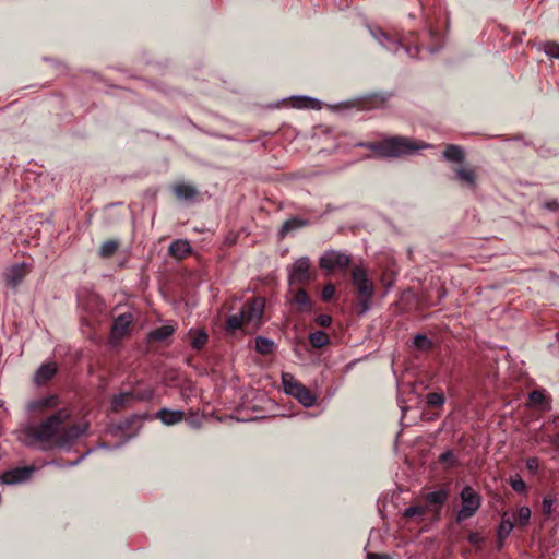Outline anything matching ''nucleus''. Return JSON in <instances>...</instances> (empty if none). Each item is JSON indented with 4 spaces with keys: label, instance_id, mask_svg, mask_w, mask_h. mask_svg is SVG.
Segmentation results:
<instances>
[{
    "label": "nucleus",
    "instance_id": "nucleus-3",
    "mask_svg": "<svg viewBox=\"0 0 559 559\" xmlns=\"http://www.w3.org/2000/svg\"><path fill=\"white\" fill-rule=\"evenodd\" d=\"M350 275L356 289V309L359 314H364L371 308L376 286L368 277L367 270L362 266H354L350 271Z\"/></svg>",
    "mask_w": 559,
    "mask_h": 559
},
{
    "label": "nucleus",
    "instance_id": "nucleus-34",
    "mask_svg": "<svg viewBox=\"0 0 559 559\" xmlns=\"http://www.w3.org/2000/svg\"><path fill=\"white\" fill-rule=\"evenodd\" d=\"M445 402L444 394L442 392H430L427 394V404L430 407H441Z\"/></svg>",
    "mask_w": 559,
    "mask_h": 559
},
{
    "label": "nucleus",
    "instance_id": "nucleus-22",
    "mask_svg": "<svg viewBox=\"0 0 559 559\" xmlns=\"http://www.w3.org/2000/svg\"><path fill=\"white\" fill-rule=\"evenodd\" d=\"M188 335L191 341V346L195 350H201L209 341V335L204 330L190 329Z\"/></svg>",
    "mask_w": 559,
    "mask_h": 559
},
{
    "label": "nucleus",
    "instance_id": "nucleus-40",
    "mask_svg": "<svg viewBox=\"0 0 559 559\" xmlns=\"http://www.w3.org/2000/svg\"><path fill=\"white\" fill-rule=\"evenodd\" d=\"M467 540L471 545L477 547V548H481V545L484 544V537L477 533V532H471L468 533L467 535Z\"/></svg>",
    "mask_w": 559,
    "mask_h": 559
},
{
    "label": "nucleus",
    "instance_id": "nucleus-35",
    "mask_svg": "<svg viewBox=\"0 0 559 559\" xmlns=\"http://www.w3.org/2000/svg\"><path fill=\"white\" fill-rule=\"evenodd\" d=\"M427 512H428V507L427 506L416 504V506H411L409 508H407L405 510L404 515L406 518L418 516V518L423 519L426 515Z\"/></svg>",
    "mask_w": 559,
    "mask_h": 559
},
{
    "label": "nucleus",
    "instance_id": "nucleus-42",
    "mask_svg": "<svg viewBox=\"0 0 559 559\" xmlns=\"http://www.w3.org/2000/svg\"><path fill=\"white\" fill-rule=\"evenodd\" d=\"M526 468L532 475L537 474L539 468V460L535 456L528 457L526 460Z\"/></svg>",
    "mask_w": 559,
    "mask_h": 559
},
{
    "label": "nucleus",
    "instance_id": "nucleus-32",
    "mask_svg": "<svg viewBox=\"0 0 559 559\" xmlns=\"http://www.w3.org/2000/svg\"><path fill=\"white\" fill-rule=\"evenodd\" d=\"M118 250V242L116 240H107L105 241L99 249V255L102 258H110Z\"/></svg>",
    "mask_w": 559,
    "mask_h": 559
},
{
    "label": "nucleus",
    "instance_id": "nucleus-39",
    "mask_svg": "<svg viewBox=\"0 0 559 559\" xmlns=\"http://www.w3.org/2000/svg\"><path fill=\"white\" fill-rule=\"evenodd\" d=\"M335 286L332 283L326 284L321 293V297L324 301H330L335 296Z\"/></svg>",
    "mask_w": 559,
    "mask_h": 559
},
{
    "label": "nucleus",
    "instance_id": "nucleus-29",
    "mask_svg": "<svg viewBox=\"0 0 559 559\" xmlns=\"http://www.w3.org/2000/svg\"><path fill=\"white\" fill-rule=\"evenodd\" d=\"M413 344L420 352H429L433 347L432 341L426 334H417L414 337Z\"/></svg>",
    "mask_w": 559,
    "mask_h": 559
},
{
    "label": "nucleus",
    "instance_id": "nucleus-1",
    "mask_svg": "<svg viewBox=\"0 0 559 559\" xmlns=\"http://www.w3.org/2000/svg\"><path fill=\"white\" fill-rule=\"evenodd\" d=\"M71 417L68 407H61L38 425L28 426L25 436L29 444L43 443L45 448L66 447L85 433L87 424L64 425Z\"/></svg>",
    "mask_w": 559,
    "mask_h": 559
},
{
    "label": "nucleus",
    "instance_id": "nucleus-15",
    "mask_svg": "<svg viewBox=\"0 0 559 559\" xmlns=\"http://www.w3.org/2000/svg\"><path fill=\"white\" fill-rule=\"evenodd\" d=\"M58 368L55 362L43 364L35 373L34 381L37 385H44L52 379Z\"/></svg>",
    "mask_w": 559,
    "mask_h": 559
},
{
    "label": "nucleus",
    "instance_id": "nucleus-38",
    "mask_svg": "<svg viewBox=\"0 0 559 559\" xmlns=\"http://www.w3.org/2000/svg\"><path fill=\"white\" fill-rule=\"evenodd\" d=\"M555 501V498H552L550 495L544 497L542 501V511L544 515L550 516L552 514Z\"/></svg>",
    "mask_w": 559,
    "mask_h": 559
},
{
    "label": "nucleus",
    "instance_id": "nucleus-20",
    "mask_svg": "<svg viewBox=\"0 0 559 559\" xmlns=\"http://www.w3.org/2000/svg\"><path fill=\"white\" fill-rule=\"evenodd\" d=\"M173 193L178 200L188 201L197 197L198 190L192 185L177 183L173 187Z\"/></svg>",
    "mask_w": 559,
    "mask_h": 559
},
{
    "label": "nucleus",
    "instance_id": "nucleus-13",
    "mask_svg": "<svg viewBox=\"0 0 559 559\" xmlns=\"http://www.w3.org/2000/svg\"><path fill=\"white\" fill-rule=\"evenodd\" d=\"M377 39L386 49H393L395 52H397L400 49H403L404 52L407 53L411 57H415L418 53V51H419L418 46H414V47L405 46L400 40L392 39L384 32H380V37H378Z\"/></svg>",
    "mask_w": 559,
    "mask_h": 559
},
{
    "label": "nucleus",
    "instance_id": "nucleus-5",
    "mask_svg": "<svg viewBox=\"0 0 559 559\" xmlns=\"http://www.w3.org/2000/svg\"><path fill=\"white\" fill-rule=\"evenodd\" d=\"M282 383L284 391L297 399L304 406L310 407L316 404V395L307 386L297 381L293 374L284 372L282 374Z\"/></svg>",
    "mask_w": 559,
    "mask_h": 559
},
{
    "label": "nucleus",
    "instance_id": "nucleus-18",
    "mask_svg": "<svg viewBox=\"0 0 559 559\" xmlns=\"http://www.w3.org/2000/svg\"><path fill=\"white\" fill-rule=\"evenodd\" d=\"M156 418H158L164 425L171 426L180 423L185 418V413L182 411L162 408L157 412Z\"/></svg>",
    "mask_w": 559,
    "mask_h": 559
},
{
    "label": "nucleus",
    "instance_id": "nucleus-17",
    "mask_svg": "<svg viewBox=\"0 0 559 559\" xmlns=\"http://www.w3.org/2000/svg\"><path fill=\"white\" fill-rule=\"evenodd\" d=\"M59 403L60 400L58 395L52 394L32 401L29 404V408L33 412H45L47 409L56 408L59 405Z\"/></svg>",
    "mask_w": 559,
    "mask_h": 559
},
{
    "label": "nucleus",
    "instance_id": "nucleus-9",
    "mask_svg": "<svg viewBox=\"0 0 559 559\" xmlns=\"http://www.w3.org/2000/svg\"><path fill=\"white\" fill-rule=\"evenodd\" d=\"M36 471V466L13 467L1 475V481L7 485H16L29 480Z\"/></svg>",
    "mask_w": 559,
    "mask_h": 559
},
{
    "label": "nucleus",
    "instance_id": "nucleus-6",
    "mask_svg": "<svg viewBox=\"0 0 559 559\" xmlns=\"http://www.w3.org/2000/svg\"><path fill=\"white\" fill-rule=\"evenodd\" d=\"M317 278V271L311 267L308 257H301L295 261L289 270L288 282L290 286L309 285Z\"/></svg>",
    "mask_w": 559,
    "mask_h": 559
},
{
    "label": "nucleus",
    "instance_id": "nucleus-46",
    "mask_svg": "<svg viewBox=\"0 0 559 559\" xmlns=\"http://www.w3.org/2000/svg\"><path fill=\"white\" fill-rule=\"evenodd\" d=\"M550 441L554 445H556L557 448H559V433H556L554 436H551L550 438Z\"/></svg>",
    "mask_w": 559,
    "mask_h": 559
},
{
    "label": "nucleus",
    "instance_id": "nucleus-24",
    "mask_svg": "<svg viewBox=\"0 0 559 559\" xmlns=\"http://www.w3.org/2000/svg\"><path fill=\"white\" fill-rule=\"evenodd\" d=\"M443 156L445 157V159H448L450 162H455V163H463L465 159V154H464L463 150L460 146L454 145V144L447 145V147L443 152Z\"/></svg>",
    "mask_w": 559,
    "mask_h": 559
},
{
    "label": "nucleus",
    "instance_id": "nucleus-16",
    "mask_svg": "<svg viewBox=\"0 0 559 559\" xmlns=\"http://www.w3.org/2000/svg\"><path fill=\"white\" fill-rule=\"evenodd\" d=\"M142 399H144V396H136L133 392L119 393L111 399V409L116 413L121 412L128 407L133 400Z\"/></svg>",
    "mask_w": 559,
    "mask_h": 559
},
{
    "label": "nucleus",
    "instance_id": "nucleus-12",
    "mask_svg": "<svg viewBox=\"0 0 559 559\" xmlns=\"http://www.w3.org/2000/svg\"><path fill=\"white\" fill-rule=\"evenodd\" d=\"M448 498L449 491L447 489L430 491L424 497L426 506L428 507V511H435L437 516H439L440 511L443 504L447 502Z\"/></svg>",
    "mask_w": 559,
    "mask_h": 559
},
{
    "label": "nucleus",
    "instance_id": "nucleus-41",
    "mask_svg": "<svg viewBox=\"0 0 559 559\" xmlns=\"http://www.w3.org/2000/svg\"><path fill=\"white\" fill-rule=\"evenodd\" d=\"M545 52L551 58L559 59V44L555 41L547 43L545 45Z\"/></svg>",
    "mask_w": 559,
    "mask_h": 559
},
{
    "label": "nucleus",
    "instance_id": "nucleus-27",
    "mask_svg": "<svg viewBox=\"0 0 559 559\" xmlns=\"http://www.w3.org/2000/svg\"><path fill=\"white\" fill-rule=\"evenodd\" d=\"M513 527L514 522L507 516V513H504L498 528V538L500 539V542H503L510 535Z\"/></svg>",
    "mask_w": 559,
    "mask_h": 559
},
{
    "label": "nucleus",
    "instance_id": "nucleus-43",
    "mask_svg": "<svg viewBox=\"0 0 559 559\" xmlns=\"http://www.w3.org/2000/svg\"><path fill=\"white\" fill-rule=\"evenodd\" d=\"M316 323L321 328H329L332 323L330 314L321 313L316 318Z\"/></svg>",
    "mask_w": 559,
    "mask_h": 559
},
{
    "label": "nucleus",
    "instance_id": "nucleus-23",
    "mask_svg": "<svg viewBox=\"0 0 559 559\" xmlns=\"http://www.w3.org/2000/svg\"><path fill=\"white\" fill-rule=\"evenodd\" d=\"M174 326L166 324L151 331L148 337L151 341L163 342L170 337L174 334Z\"/></svg>",
    "mask_w": 559,
    "mask_h": 559
},
{
    "label": "nucleus",
    "instance_id": "nucleus-33",
    "mask_svg": "<svg viewBox=\"0 0 559 559\" xmlns=\"http://www.w3.org/2000/svg\"><path fill=\"white\" fill-rule=\"evenodd\" d=\"M512 489L519 493H527V485L519 474L512 475L509 479Z\"/></svg>",
    "mask_w": 559,
    "mask_h": 559
},
{
    "label": "nucleus",
    "instance_id": "nucleus-44",
    "mask_svg": "<svg viewBox=\"0 0 559 559\" xmlns=\"http://www.w3.org/2000/svg\"><path fill=\"white\" fill-rule=\"evenodd\" d=\"M544 206L547 210L552 211V212L559 211V202L557 200H555V199L546 201Z\"/></svg>",
    "mask_w": 559,
    "mask_h": 559
},
{
    "label": "nucleus",
    "instance_id": "nucleus-37",
    "mask_svg": "<svg viewBox=\"0 0 559 559\" xmlns=\"http://www.w3.org/2000/svg\"><path fill=\"white\" fill-rule=\"evenodd\" d=\"M531 509L528 507H521L516 512V520L522 527L530 523Z\"/></svg>",
    "mask_w": 559,
    "mask_h": 559
},
{
    "label": "nucleus",
    "instance_id": "nucleus-36",
    "mask_svg": "<svg viewBox=\"0 0 559 559\" xmlns=\"http://www.w3.org/2000/svg\"><path fill=\"white\" fill-rule=\"evenodd\" d=\"M306 225H307L306 221H302V219H299V218H290V219L286 221L283 224L282 233L283 234H287V233H289L292 230L301 228V227H304Z\"/></svg>",
    "mask_w": 559,
    "mask_h": 559
},
{
    "label": "nucleus",
    "instance_id": "nucleus-8",
    "mask_svg": "<svg viewBox=\"0 0 559 559\" xmlns=\"http://www.w3.org/2000/svg\"><path fill=\"white\" fill-rule=\"evenodd\" d=\"M350 255L344 252L329 250L320 258L319 266L328 272H334L336 270L345 271L350 265Z\"/></svg>",
    "mask_w": 559,
    "mask_h": 559
},
{
    "label": "nucleus",
    "instance_id": "nucleus-19",
    "mask_svg": "<svg viewBox=\"0 0 559 559\" xmlns=\"http://www.w3.org/2000/svg\"><path fill=\"white\" fill-rule=\"evenodd\" d=\"M191 253V246L187 240H175L169 246V254L176 259H185Z\"/></svg>",
    "mask_w": 559,
    "mask_h": 559
},
{
    "label": "nucleus",
    "instance_id": "nucleus-26",
    "mask_svg": "<svg viewBox=\"0 0 559 559\" xmlns=\"http://www.w3.org/2000/svg\"><path fill=\"white\" fill-rule=\"evenodd\" d=\"M457 179L467 183L468 186H474L477 179V175L474 169L459 167L455 170Z\"/></svg>",
    "mask_w": 559,
    "mask_h": 559
},
{
    "label": "nucleus",
    "instance_id": "nucleus-25",
    "mask_svg": "<svg viewBox=\"0 0 559 559\" xmlns=\"http://www.w3.org/2000/svg\"><path fill=\"white\" fill-rule=\"evenodd\" d=\"M309 342L314 348H322L330 344L331 338L328 333L323 331H316L309 335Z\"/></svg>",
    "mask_w": 559,
    "mask_h": 559
},
{
    "label": "nucleus",
    "instance_id": "nucleus-10",
    "mask_svg": "<svg viewBox=\"0 0 559 559\" xmlns=\"http://www.w3.org/2000/svg\"><path fill=\"white\" fill-rule=\"evenodd\" d=\"M32 266L28 263H15L7 269L4 273L5 284L16 289L23 280L31 273Z\"/></svg>",
    "mask_w": 559,
    "mask_h": 559
},
{
    "label": "nucleus",
    "instance_id": "nucleus-4",
    "mask_svg": "<svg viewBox=\"0 0 559 559\" xmlns=\"http://www.w3.org/2000/svg\"><path fill=\"white\" fill-rule=\"evenodd\" d=\"M461 509L457 511L455 521L461 523L474 516L483 502L481 496L469 485L463 487L460 492Z\"/></svg>",
    "mask_w": 559,
    "mask_h": 559
},
{
    "label": "nucleus",
    "instance_id": "nucleus-30",
    "mask_svg": "<svg viewBox=\"0 0 559 559\" xmlns=\"http://www.w3.org/2000/svg\"><path fill=\"white\" fill-rule=\"evenodd\" d=\"M273 347H274V342L266 338V337H263V336H258L255 338V350L262 355H267V354H271L272 350H273Z\"/></svg>",
    "mask_w": 559,
    "mask_h": 559
},
{
    "label": "nucleus",
    "instance_id": "nucleus-21",
    "mask_svg": "<svg viewBox=\"0 0 559 559\" xmlns=\"http://www.w3.org/2000/svg\"><path fill=\"white\" fill-rule=\"evenodd\" d=\"M528 404L539 409H547L550 407L549 397L545 394L544 390H533L528 394Z\"/></svg>",
    "mask_w": 559,
    "mask_h": 559
},
{
    "label": "nucleus",
    "instance_id": "nucleus-11",
    "mask_svg": "<svg viewBox=\"0 0 559 559\" xmlns=\"http://www.w3.org/2000/svg\"><path fill=\"white\" fill-rule=\"evenodd\" d=\"M132 322L133 316L130 312L118 316L111 326V337L117 341L123 338L129 333Z\"/></svg>",
    "mask_w": 559,
    "mask_h": 559
},
{
    "label": "nucleus",
    "instance_id": "nucleus-45",
    "mask_svg": "<svg viewBox=\"0 0 559 559\" xmlns=\"http://www.w3.org/2000/svg\"><path fill=\"white\" fill-rule=\"evenodd\" d=\"M367 557H368V559H389L388 555L374 554V552H369Z\"/></svg>",
    "mask_w": 559,
    "mask_h": 559
},
{
    "label": "nucleus",
    "instance_id": "nucleus-7",
    "mask_svg": "<svg viewBox=\"0 0 559 559\" xmlns=\"http://www.w3.org/2000/svg\"><path fill=\"white\" fill-rule=\"evenodd\" d=\"M265 301L262 297H253L246 301L240 310V314L246 323V329L255 330L262 323Z\"/></svg>",
    "mask_w": 559,
    "mask_h": 559
},
{
    "label": "nucleus",
    "instance_id": "nucleus-14",
    "mask_svg": "<svg viewBox=\"0 0 559 559\" xmlns=\"http://www.w3.org/2000/svg\"><path fill=\"white\" fill-rule=\"evenodd\" d=\"M290 302L298 312H310L313 309V301L304 287H299L294 290V296Z\"/></svg>",
    "mask_w": 559,
    "mask_h": 559
},
{
    "label": "nucleus",
    "instance_id": "nucleus-2",
    "mask_svg": "<svg viewBox=\"0 0 559 559\" xmlns=\"http://www.w3.org/2000/svg\"><path fill=\"white\" fill-rule=\"evenodd\" d=\"M360 146L369 148L381 157H402L413 155L429 145L406 136L394 135L382 141L361 143Z\"/></svg>",
    "mask_w": 559,
    "mask_h": 559
},
{
    "label": "nucleus",
    "instance_id": "nucleus-47",
    "mask_svg": "<svg viewBox=\"0 0 559 559\" xmlns=\"http://www.w3.org/2000/svg\"><path fill=\"white\" fill-rule=\"evenodd\" d=\"M3 403H4V402L0 400V407L3 405Z\"/></svg>",
    "mask_w": 559,
    "mask_h": 559
},
{
    "label": "nucleus",
    "instance_id": "nucleus-28",
    "mask_svg": "<svg viewBox=\"0 0 559 559\" xmlns=\"http://www.w3.org/2000/svg\"><path fill=\"white\" fill-rule=\"evenodd\" d=\"M226 331L229 333L235 332L236 330L246 328V323L241 314H230L226 319Z\"/></svg>",
    "mask_w": 559,
    "mask_h": 559
},
{
    "label": "nucleus",
    "instance_id": "nucleus-31",
    "mask_svg": "<svg viewBox=\"0 0 559 559\" xmlns=\"http://www.w3.org/2000/svg\"><path fill=\"white\" fill-rule=\"evenodd\" d=\"M439 462L444 465L445 468H453L457 466L459 462L453 450H447L439 456Z\"/></svg>",
    "mask_w": 559,
    "mask_h": 559
}]
</instances>
